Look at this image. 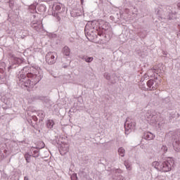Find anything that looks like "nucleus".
Returning <instances> with one entry per match:
<instances>
[{
  "mask_svg": "<svg viewBox=\"0 0 180 180\" xmlns=\"http://www.w3.org/2000/svg\"><path fill=\"white\" fill-rule=\"evenodd\" d=\"M46 63L52 65V64H56L57 60V53L56 52H49L45 56Z\"/></svg>",
  "mask_w": 180,
  "mask_h": 180,
  "instance_id": "nucleus-1",
  "label": "nucleus"
},
{
  "mask_svg": "<svg viewBox=\"0 0 180 180\" xmlns=\"http://www.w3.org/2000/svg\"><path fill=\"white\" fill-rule=\"evenodd\" d=\"M172 165H174V160H172L171 158H168L162 164L161 171L163 172H168L171 171Z\"/></svg>",
  "mask_w": 180,
  "mask_h": 180,
  "instance_id": "nucleus-2",
  "label": "nucleus"
},
{
  "mask_svg": "<svg viewBox=\"0 0 180 180\" xmlns=\"http://www.w3.org/2000/svg\"><path fill=\"white\" fill-rule=\"evenodd\" d=\"M62 53L63 55H65L66 57H68L70 54H71V49L68 46L63 47L62 50Z\"/></svg>",
  "mask_w": 180,
  "mask_h": 180,
  "instance_id": "nucleus-3",
  "label": "nucleus"
},
{
  "mask_svg": "<svg viewBox=\"0 0 180 180\" xmlns=\"http://www.w3.org/2000/svg\"><path fill=\"white\" fill-rule=\"evenodd\" d=\"M54 120H46V127L47 129H53L54 127Z\"/></svg>",
  "mask_w": 180,
  "mask_h": 180,
  "instance_id": "nucleus-4",
  "label": "nucleus"
},
{
  "mask_svg": "<svg viewBox=\"0 0 180 180\" xmlns=\"http://www.w3.org/2000/svg\"><path fill=\"white\" fill-rule=\"evenodd\" d=\"M153 85H154V80L150 79L147 82V86H148V88H150V91H154L156 89V88L153 86ZM151 86H153V87H151Z\"/></svg>",
  "mask_w": 180,
  "mask_h": 180,
  "instance_id": "nucleus-5",
  "label": "nucleus"
},
{
  "mask_svg": "<svg viewBox=\"0 0 180 180\" xmlns=\"http://www.w3.org/2000/svg\"><path fill=\"white\" fill-rule=\"evenodd\" d=\"M144 137L146 140H153V139H154V134L151 132H146L144 134Z\"/></svg>",
  "mask_w": 180,
  "mask_h": 180,
  "instance_id": "nucleus-6",
  "label": "nucleus"
},
{
  "mask_svg": "<svg viewBox=\"0 0 180 180\" xmlns=\"http://www.w3.org/2000/svg\"><path fill=\"white\" fill-rule=\"evenodd\" d=\"M153 165L155 167V168H156L157 169H160L161 170V168L162 167V165H160V162H154L153 163Z\"/></svg>",
  "mask_w": 180,
  "mask_h": 180,
  "instance_id": "nucleus-7",
  "label": "nucleus"
},
{
  "mask_svg": "<svg viewBox=\"0 0 180 180\" xmlns=\"http://www.w3.org/2000/svg\"><path fill=\"white\" fill-rule=\"evenodd\" d=\"M118 153L121 157H124V148H120L118 149Z\"/></svg>",
  "mask_w": 180,
  "mask_h": 180,
  "instance_id": "nucleus-8",
  "label": "nucleus"
},
{
  "mask_svg": "<svg viewBox=\"0 0 180 180\" xmlns=\"http://www.w3.org/2000/svg\"><path fill=\"white\" fill-rule=\"evenodd\" d=\"M83 60H84L86 61V63H91V61L94 60V58L93 57H85V58H83Z\"/></svg>",
  "mask_w": 180,
  "mask_h": 180,
  "instance_id": "nucleus-9",
  "label": "nucleus"
},
{
  "mask_svg": "<svg viewBox=\"0 0 180 180\" xmlns=\"http://www.w3.org/2000/svg\"><path fill=\"white\" fill-rule=\"evenodd\" d=\"M25 158L27 162H30V158H32V155H29L28 153H26L25 155Z\"/></svg>",
  "mask_w": 180,
  "mask_h": 180,
  "instance_id": "nucleus-10",
  "label": "nucleus"
},
{
  "mask_svg": "<svg viewBox=\"0 0 180 180\" xmlns=\"http://www.w3.org/2000/svg\"><path fill=\"white\" fill-rule=\"evenodd\" d=\"M131 125L129 124V123H127V121L125 123V131L131 130Z\"/></svg>",
  "mask_w": 180,
  "mask_h": 180,
  "instance_id": "nucleus-11",
  "label": "nucleus"
},
{
  "mask_svg": "<svg viewBox=\"0 0 180 180\" xmlns=\"http://www.w3.org/2000/svg\"><path fill=\"white\" fill-rule=\"evenodd\" d=\"M174 148H176V150H180V142L176 141L175 143H174Z\"/></svg>",
  "mask_w": 180,
  "mask_h": 180,
  "instance_id": "nucleus-12",
  "label": "nucleus"
},
{
  "mask_svg": "<svg viewBox=\"0 0 180 180\" xmlns=\"http://www.w3.org/2000/svg\"><path fill=\"white\" fill-rule=\"evenodd\" d=\"M15 61H16L17 64H20V63H23V59L19 58H15Z\"/></svg>",
  "mask_w": 180,
  "mask_h": 180,
  "instance_id": "nucleus-13",
  "label": "nucleus"
},
{
  "mask_svg": "<svg viewBox=\"0 0 180 180\" xmlns=\"http://www.w3.org/2000/svg\"><path fill=\"white\" fill-rule=\"evenodd\" d=\"M33 157H34V158H37V157H39V151L34 150V154H33Z\"/></svg>",
  "mask_w": 180,
  "mask_h": 180,
  "instance_id": "nucleus-14",
  "label": "nucleus"
},
{
  "mask_svg": "<svg viewBox=\"0 0 180 180\" xmlns=\"http://www.w3.org/2000/svg\"><path fill=\"white\" fill-rule=\"evenodd\" d=\"M162 151L167 153V151H168V148H167L165 146H162Z\"/></svg>",
  "mask_w": 180,
  "mask_h": 180,
  "instance_id": "nucleus-15",
  "label": "nucleus"
},
{
  "mask_svg": "<svg viewBox=\"0 0 180 180\" xmlns=\"http://www.w3.org/2000/svg\"><path fill=\"white\" fill-rule=\"evenodd\" d=\"M55 9L56 11H60L61 10V6L60 5H56Z\"/></svg>",
  "mask_w": 180,
  "mask_h": 180,
  "instance_id": "nucleus-16",
  "label": "nucleus"
},
{
  "mask_svg": "<svg viewBox=\"0 0 180 180\" xmlns=\"http://www.w3.org/2000/svg\"><path fill=\"white\" fill-rule=\"evenodd\" d=\"M40 9H43V11H46V8H44V6H40L38 8V11H40Z\"/></svg>",
  "mask_w": 180,
  "mask_h": 180,
  "instance_id": "nucleus-17",
  "label": "nucleus"
},
{
  "mask_svg": "<svg viewBox=\"0 0 180 180\" xmlns=\"http://www.w3.org/2000/svg\"><path fill=\"white\" fill-rule=\"evenodd\" d=\"M32 73H28L27 75V76L28 77V78L29 77H32Z\"/></svg>",
  "mask_w": 180,
  "mask_h": 180,
  "instance_id": "nucleus-18",
  "label": "nucleus"
},
{
  "mask_svg": "<svg viewBox=\"0 0 180 180\" xmlns=\"http://www.w3.org/2000/svg\"><path fill=\"white\" fill-rule=\"evenodd\" d=\"M125 166L127 167V168L128 169H130V167L127 166V165H126V163H125Z\"/></svg>",
  "mask_w": 180,
  "mask_h": 180,
  "instance_id": "nucleus-19",
  "label": "nucleus"
},
{
  "mask_svg": "<svg viewBox=\"0 0 180 180\" xmlns=\"http://www.w3.org/2000/svg\"><path fill=\"white\" fill-rule=\"evenodd\" d=\"M177 7L180 9V3H178Z\"/></svg>",
  "mask_w": 180,
  "mask_h": 180,
  "instance_id": "nucleus-20",
  "label": "nucleus"
},
{
  "mask_svg": "<svg viewBox=\"0 0 180 180\" xmlns=\"http://www.w3.org/2000/svg\"><path fill=\"white\" fill-rule=\"evenodd\" d=\"M82 4L84 2V0H81Z\"/></svg>",
  "mask_w": 180,
  "mask_h": 180,
  "instance_id": "nucleus-21",
  "label": "nucleus"
}]
</instances>
